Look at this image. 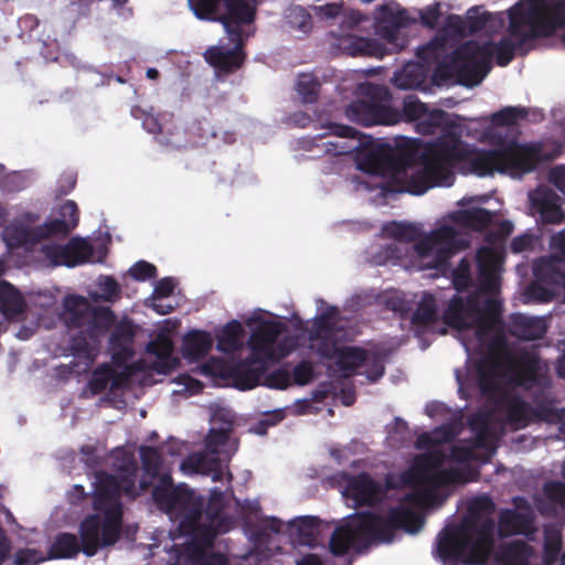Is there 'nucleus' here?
<instances>
[{
    "mask_svg": "<svg viewBox=\"0 0 565 565\" xmlns=\"http://www.w3.org/2000/svg\"><path fill=\"white\" fill-rule=\"evenodd\" d=\"M402 106L399 122H414L423 135L440 130L441 136L423 148L412 143L393 158L386 143L360 137L350 126L319 117L313 127L324 131L301 139L299 145L316 152L313 157L355 153L359 172L348 178L349 185L376 205L386 204L397 193L423 195L433 188H449L455 182V170L465 161L480 177L498 172L522 178L562 151V145L555 140L516 141L513 126L529 114L522 106H508L491 115L490 125L478 137L491 149L480 151L471 150L460 140L454 115L429 109L414 95L406 96Z\"/></svg>",
    "mask_w": 565,
    "mask_h": 565,
    "instance_id": "1",
    "label": "nucleus"
},
{
    "mask_svg": "<svg viewBox=\"0 0 565 565\" xmlns=\"http://www.w3.org/2000/svg\"><path fill=\"white\" fill-rule=\"evenodd\" d=\"M488 201L486 195L465 196L458 201L459 209L448 213L435 223L434 228L423 233L419 223L392 221L382 226V235L393 242L382 246L377 252H370L374 265H397L405 270L423 271L435 269L445 273L449 258L468 245L470 231H482L492 226L493 236L477 253L479 271L478 286L463 296L472 282V264L463 258L452 270V286L457 294L449 305L458 299L469 312H478L482 319L488 316V302H494L493 318L499 330H503L500 319V300L498 292L501 284L503 262L502 239L514 230L509 220L493 222L495 213L482 209Z\"/></svg>",
    "mask_w": 565,
    "mask_h": 565,
    "instance_id": "2",
    "label": "nucleus"
},
{
    "mask_svg": "<svg viewBox=\"0 0 565 565\" xmlns=\"http://www.w3.org/2000/svg\"><path fill=\"white\" fill-rule=\"evenodd\" d=\"M140 458L143 473L139 478L134 454L116 448L110 454L115 475L96 472L92 482L95 513L87 516L79 527L81 544L74 534H58L52 543L50 558H72L81 551L86 556H94L98 548L117 542L121 531V495L135 499L146 491L158 478L162 458L156 448L141 446Z\"/></svg>",
    "mask_w": 565,
    "mask_h": 565,
    "instance_id": "3",
    "label": "nucleus"
},
{
    "mask_svg": "<svg viewBox=\"0 0 565 565\" xmlns=\"http://www.w3.org/2000/svg\"><path fill=\"white\" fill-rule=\"evenodd\" d=\"M475 8L489 15L502 14L503 25L498 30L482 29L473 32H470L468 26L467 33L459 42L469 34L481 33L488 36L498 33L504 28L507 18L509 19V38L501 39L499 43L484 41L480 44L468 41L452 49L451 65H440L436 72L435 78L440 84L458 77L460 84L476 86L491 70L493 56L500 66H505L513 58L516 46H521L530 39L547 38L565 29V0H519L507 14L490 13L480 7Z\"/></svg>",
    "mask_w": 565,
    "mask_h": 565,
    "instance_id": "4",
    "label": "nucleus"
},
{
    "mask_svg": "<svg viewBox=\"0 0 565 565\" xmlns=\"http://www.w3.org/2000/svg\"><path fill=\"white\" fill-rule=\"evenodd\" d=\"M40 216L22 212L9 220V212L0 209L1 237L10 253L22 249L25 263L41 268L57 266L76 267L85 263H100L106 256V247L94 244L88 238H72L67 244L41 243L55 235H65L78 224V209L74 201L60 206L58 216L42 224Z\"/></svg>",
    "mask_w": 565,
    "mask_h": 565,
    "instance_id": "5",
    "label": "nucleus"
},
{
    "mask_svg": "<svg viewBox=\"0 0 565 565\" xmlns=\"http://www.w3.org/2000/svg\"><path fill=\"white\" fill-rule=\"evenodd\" d=\"M177 327V322L164 320L158 327L156 338L147 344L145 356L135 361L136 326L128 320L118 323L109 339L111 361L93 372L84 393L94 396L108 390L110 399L124 403L121 396L134 383L149 385L157 382L154 375L169 373L178 363L172 341Z\"/></svg>",
    "mask_w": 565,
    "mask_h": 565,
    "instance_id": "6",
    "label": "nucleus"
},
{
    "mask_svg": "<svg viewBox=\"0 0 565 565\" xmlns=\"http://www.w3.org/2000/svg\"><path fill=\"white\" fill-rule=\"evenodd\" d=\"M249 330L246 341L248 356L239 362H226L211 358L199 366V372L212 377H233L241 390H250L259 384L269 388L285 390L290 385V374L278 369L264 376L271 364L290 355L298 347L297 335L288 332V327L276 315L264 309H255L244 320Z\"/></svg>",
    "mask_w": 565,
    "mask_h": 565,
    "instance_id": "7",
    "label": "nucleus"
},
{
    "mask_svg": "<svg viewBox=\"0 0 565 565\" xmlns=\"http://www.w3.org/2000/svg\"><path fill=\"white\" fill-rule=\"evenodd\" d=\"M494 536L492 500L473 498L467 502L461 522L448 524L438 534L433 554L444 565H458L463 558L487 565H543L539 553L521 540L493 551Z\"/></svg>",
    "mask_w": 565,
    "mask_h": 565,
    "instance_id": "8",
    "label": "nucleus"
},
{
    "mask_svg": "<svg viewBox=\"0 0 565 565\" xmlns=\"http://www.w3.org/2000/svg\"><path fill=\"white\" fill-rule=\"evenodd\" d=\"M316 303L317 315L308 334L310 351L328 361L329 370L339 376L350 377L359 372L370 382L381 379L391 350L383 345L364 349L342 344L349 337L348 321L340 316L338 307L330 306L322 299H318Z\"/></svg>",
    "mask_w": 565,
    "mask_h": 565,
    "instance_id": "9",
    "label": "nucleus"
},
{
    "mask_svg": "<svg viewBox=\"0 0 565 565\" xmlns=\"http://www.w3.org/2000/svg\"><path fill=\"white\" fill-rule=\"evenodd\" d=\"M504 18L502 14L489 15L481 13L479 9L471 8L467 11L466 18L459 15L447 17L444 26L437 32L435 38L425 45L417 49V57L422 62L409 61L401 70L396 71L392 77V83L399 89H420L425 90L426 79L431 72V79L437 86H448L455 83L460 84L458 77L449 79L445 84L436 81L435 75L440 65H451L452 49L459 43V40L467 33L482 29L498 30L502 28Z\"/></svg>",
    "mask_w": 565,
    "mask_h": 565,
    "instance_id": "10",
    "label": "nucleus"
},
{
    "mask_svg": "<svg viewBox=\"0 0 565 565\" xmlns=\"http://www.w3.org/2000/svg\"><path fill=\"white\" fill-rule=\"evenodd\" d=\"M193 14L200 20L220 21L232 46H211L204 53L205 61L218 73L237 70L243 61L242 46L254 33L255 3L253 0H188Z\"/></svg>",
    "mask_w": 565,
    "mask_h": 565,
    "instance_id": "11",
    "label": "nucleus"
},
{
    "mask_svg": "<svg viewBox=\"0 0 565 565\" xmlns=\"http://www.w3.org/2000/svg\"><path fill=\"white\" fill-rule=\"evenodd\" d=\"M233 422L232 411L224 407L213 411L211 429L205 439V450L193 452L181 461L180 470L183 475L206 476L214 482L232 480L227 463L237 450L236 440L230 436Z\"/></svg>",
    "mask_w": 565,
    "mask_h": 565,
    "instance_id": "12",
    "label": "nucleus"
},
{
    "mask_svg": "<svg viewBox=\"0 0 565 565\" xmlns=\"http://www.w3.org/2000/svg\"><path fill=\"white\" fill-rule=\"evenodd\" d=\"M63 308L64 320L68 328H78L81 333L86 334L81 341L74 340L71 347L74 358L84 363L83 369L75 370L76 373H81L95 361L96 339L108 331L114 323L115 316L107 307L92 308L87 298L78 295L66 296Z\"/></svg>",
    "mask_w": 565,
    "mask_h": 565,
    "instance_id": "13",
    "label": "nucleus"
},
{
    "mask_svg": "<svg viewBox=\"0 0 565 565\" xmlns=\"http://www.w3.org/2000/svg\"><path fill=\"white\" fill-rule=\"evenodd\" d=\"M552 255L541 257L533 264L534 281L524 294V302H550L556 295L565 292V228L551 237Z\"/></svg>",
    "mask_w": 565,
    "mask_h": 565,
    "instance_id": "14",
    "label": "nucleus"
},
{
    "mask_svg": "<svg viewBox=\"0 0 565 565\" xmlns=\"http://www.w3.org/2000/svg\"><path fill=\"white\" fill-rule=\"evenodd\" d=\"M355 94L364 99H358L347 106L345 117L362 126L385 125L399 122L401 114L387 100V90L382 86L364 82L355 88Z\"/></svg>",
    "mask_w": 565,
    "mask_h": 565,
    "instance_id": "15",
    "label": "nucleus"
},
{
    "mask_svg": "<svg viewBox=\"0 0 565 565\" xmlns=\"http://www.w3.org/2000/svg\"><path fill=\"white\" fill-rule=\"evenodd\" d=\"M416 22V17L394 1L379 6L374 13L376 34L397 49L405 45V39L399 38L402 29Z\"/></svg>",
    "mask_w": 565,
    "mask_h": 565,
    "instance_id": "16",
    "label": "nucleus"
},
{
    "mask_svg": "<svg viewBox=\"0 0 565 565\" xmlns=\"http://www.w3.org/2000/svg\"><path fill=\"white\" fill-rule=\"evenodd\" d=\"M513 502V510H505L500 514L498 533L501 536L523 534L531 537L537 530L534 523V510L524 498L516 497Z\"/></svg>",
    "mask_w": 565,
    "mask_h": 565,
    "instance_id": "17",
    "label": "nucleus"
},
{
    "mask_svg": "<svg viewBox=\"0 0 565 565\" xmlns=\"http://www.w3.org/2000/svg\"><path fill=\"white\" fill-rule=\"evenodd\" d=\"M529 210L542 223L559 224L564 220L562 199L548 185L540 184L527 193Z\"/></svg>",
    "mask_w": 565,
    "mask_h": 565,
    "instance_id": "18",
    "label": "nucleus"
},
{
    "mask_svg": "<svg viewBox=\"0 0 565 565\" xmlns=\"http://www.w3.org/2000/svg\"><path fill=\"white\" fill-rule=\"evenodd\" d=\"M411 327L416 337L425 333H440L446 332L445 327H440L438 321V300L429 294H423L416 311L411 316Z\"/></svg>",
    "mask_w": 565,
    "mask_h": 565,
    "instance_id": "19",
    "label": "nucleus"
},
{
    "mask_svg": "<svg viewBox=\"0 0 565 565\" xmlns=\"http://www.w3.org/2000/svg\"><path fill=\"white\" fill-rule=\"evenodd\" d=\"M534 504L542 515H556L565 510V483L545 482L542 491L533 497Z\"/></svg>",
    "mask_w": 565,
    "mask_h": 565,
    "instance_id": "20",
    "label": "nucleus"
},
{
    "mask_svg": "<svg viewBox=\"0 0 565 565\" xmlns=\"http://www.w3.org/2000/svg\"><path fill=\"white\" fill-rule=\"evenodd\" d=\"M508 329L512 335L519 339L537 340L545 335L548 324L545 317L513 313L509 318Z\"/></svg>",
    "mask_w": 565,
    "mask_h": 565,
    "instance_id": "21",
    "label": "nucleus"
},
{
    "mask_svg": "<svg viewBox=\"0 0 565 565\" xmlns=\"http://www.w3.org/2000/svg\"><path fill=\"white\" fill-rule=\"evenodd\" d=\"M337 47L350 56L383 57L385 54L382 45L372 39L343 34L337 39Z\"/></svg>",
    "mask_w": 565,
    "mask_h": 565,
    "instance_id": "22",
    "label": "nucleus"
},
{
    "mask_svg": "<svg viewBox=\"0 0 565 565\" xmlns=\"http://www.w3.org/2000/svg\"><path fill=\"white\" fill-rule=\"evenodd\" d=\"M315 15L327 23L340 21L342 25L351 28L361 22L362 15L353 10L347 11L342 4L334 0L312 8Z\"/></svg>",
    "mask_w": 565,
    "mask_h": 565,
    "instance_id": "23",
    "label": "nucleus"
},
{
    "mask_svg": "<svg viewBox=\"0 0 565 565\" xmlns=\"http://www.w3.org/2000/svg\"><path fill=\"white\" fill-rule=\"evenodd\" d=\"M213 338L206 331L193 330L183 338L182 355L188 362L203 359L213 347Z\"/></svg>",
    "mask_w": 565,
    "mask_h": 565,
    "instance_id": "24",
    "label": "nucleus"
},
{
    "mask_svg": "<svg viewBox=\"0 0 565 565\" xmlns=\"http://www.w3.org/2000/svg\"><path fill=\"white\" fill-rule=\"evenodd\" d=\"M244 347V324L238 320L228 321L216 335V349L233 355Z\"/></svg>",
    "mask_w": 565,
    "mask_h": 565,
    "instance_id": "25",
    "label": "nucleus"
},
{
    "mask_svg": "<svg viewBox=\"0 0 565 565\" xmlns=\"http://www.w3.org/2000/svg\"><path fill=\"white\" fill-rule=\"evenodd\" d=\"M562 551V525L550 523L544 526L543 565H553Z\"/></svg>",
    "mask_w": 565,
    "mask_h": 565,
    "instance_id": "26",
    "label": "nucleus"
},
{
    "mask_svg": "<svg viewBox=\"0 0 565 565\" xmlns=\"http://www.w3.org/2000/svg\"><path fill=\"white\" fill-rule=\"evenodd\" d=\"M24 308V299L20 291L7 281H0V311L11 318L21 313Z\"/></svg>",
    "mask_w": 565,
    "mask_h": 565,
    "instance_id": "27",
    "label": "nucleus"
},
{
    "mask_svg": "<svg viewBox=\"0 0 565 565\" xmlns=\"http://www.w3.org/2000/svg\"><path fill=\"white\" fill-rule=\"evenodd\" d=\"M95 289H89L88 295L95 301L114 302L120 298L121 288L110 276H99L95 281Z\"/></svg>",
    "mask_w": 565,
    "mask_h": 565,
    "instance_id": "28",
    "label": "nucleus"
},
{
    "mask_svg": "<svg viewBox=\"0 0 565 565\" xmlns=\"http://www.w3.org/2000/svg\"><path fill=\"white\" fill-rule=\"evenodd\" d=\"M380 301L383 302L387 309L399 315V317L404 319L412 311L414 297L413 295L404 291L388 290L380 297Z\"/></svg>",
    "mask_w": 565,
    "mask_h": 565,
    "instance_id": "29",
    "label": "nucleus"
},
{
    "mask_svg": "<svg viewBox=\"0 0 565 565\" xmlns=\"http://www.w3.org/2000/svg\"><path fill=\"white\" fill-rule=\"evenodd\" d=\"M295 89L302 104H313L320 93L319 79L310 73H301L297 76Z\"/></svg>",
    "mask_w": 565,
    "mask_h": 565,
    "instance_id": "30",
    "label": "nucleus"
},
{
    "mask_svg": "<svg viewBox=\"0 0 565 565\" xmlns=\"http://www.w3.org/2000/svg\"><path fill=\"white\" fill-rule=\"evenodd\" d=\"M285 19L291 29L299 32L307 33L311 29V14L302 7H289L285 12Z\"/></svg>",
    "mask_w": 565,
    "mask_h": 565,
    "instance_id": "31",
    "label": "nucleus"
},
{
    "mask_svg": "<svg viewBox=\"0 0 565 565\" xmlns=\"http://www.w3.org/2000/svg\"><path fill=\"white\" fill-rule=\"evenodd\" d=\"M175 387L172 390L173 396L189 397L198 394L203 388L200 381L188 374H181L173 380Z\"/></svg>",
    "mask_w": 565,
    "mask_h": 565,
    "instance_id": "32",
    "label": "nucleus"
},
{
    "mask_svg": "<svg viewBox=\"0 0 565 565\" xmlns=\"http://www.w3.org/2000/svg\"><path fill=\"white\" fill-rule=\"evenodd\" d=\"M414 15L416 20H419L423 26L434 29L438 25L441 18L440 3L435 2L418 9Z\"/></svg>",
    "mask_w": 565,
    "mask_h": 565,
    "instance_id": "33",
    "label": "nucleus"
},
{
    "mask_svg": "<svg viewBox=\"0 0 565 565\" xmlns=\"http://www.w3.org/2000/svg\"><path fill=\"white\" fill-rule=\"evenodd\" d=\"M408 436L407 423L396 418L387 426V439L392 446L404 445Z\"/></svg>",
    "mask_w": 565,
    "mask_h": 565,
    "instance_id": "34",
    "label": "nucleus"
},
{
    "mask_svg": "<svg viewBox=\"0 0 565 565\" xmlns=\"http://www.w3.org/2000/svg\"><path fill=\"white\" fill-rule=\"evenodd\" d=\"M539 237L532 232H525L521 235L515 236L511 244L510 249L518 254L526 250H532L537 243Z\"/></svg>",
    "mask_w": 565,
    "mask_h": 565,
    "instance_id": "35",
    "label": "nucleus"
},
{
    "mask_svg": "<svg viewBox=\"0 0 565 565\" xmlns=\"http://www.w3.org/2000/svg\"><path fill=\"white\" fill-rule=\"evenodd\" d=\"M145 303L147 307L152 308L159 315L170 313L177 305V302L170 297L163 298L156 295H151L149 298H147Z\"/></svg>",
    "mask_w": 565,
    "mask_h": 565,
    "instance_id": "36",
    "label": "nucleus"
},
{
    "mask_svg": "<svg viewBox=\"0 0 565 565\" xmlns=\"http://www.w3.org/2000/svg\"><path fill=\"white\" fill-rule=\"evenodd\" d=\"M285 417V412L282 408H277L273 412H268L265 414L264 419H262L257 425H255L252 430L257 435H264L267 431L269 426H274Z\"/></svg>",
    "mask_w": 565,
    "mask_h": 565,
    "instance_id": "37",
    "label": "nucleus"
},
{
    "mask_svg": "<svg viewBox=\"0 0 565 565\" xmlns=\"http://www.w3.org/2000/svg\"><path fill=\"white\" fill-rule=\"evenodd\" d=\"M315 376L313 365L310 362L302 361L292 370V379L298 385L308 384Z\"/></svg>",
    "mask_w": 565,
    "mask_h": 565,
    "instance_id": "38",
    "label": "nucleus"
},
{
    "mask_svg": "<svg viewBox=\"0 0 565 565\" xmlns=\"http://www.w3.org/2000/svg\"><path fill=\"white\" fill-rule=\"evenodd\" d=\"M129 274L137 280H146L156 277L157 269L152 264L145 260H139L130 267Z\"/></svg>",
    "mask_w": 565,
    "mask_h": 565,
    "instance_id": "39",
    "label": "nucleus"
},
{
    "mask_svg": "<svg viewBox=\"0 0 565 565\" xmlns=\"http://www.w3.org/2000/svg\"><path fill=\"white\" fill-rule=\"evenodd\" d=\"M134 117L142 120V127L149 134L161 132V126L158 119L150 113H146L142 109L136 107L131 110Z\"/></svg>",
    "mask_w": 565,
    "mask_h": 565,
    "instance_id": "40",
    "label": "nucleus"
},
{
    "mask_svg": "<svg viewBox=\"0 0 565 565\" xmlns=\"http://www.w3.org/2000/svg\"><path fill=\"white\" fill-rule=\"evenodd\" d=\"M44 559L43 554L34 548L21 550L15 554L17 565H38Z\"/></svg>",
    "mask_w": 565,
    "mask_h": 565,
    "instance_id": "41",
    "label": "nucleus"
},
{
    "mask_svg": "<svg viewBox=\"0 0 565 565\" xmlns=\"http://www.w3.org/2000/svg\"><path fill=\"white\" fill-rule=\"evenodd\" d=\"M174 287H175L174 280L172 278L167 277V278L159 280L156 284L151 295L160 296L163 298H169V297H171V295L174 290Z\"/></svg>",
    "mask_w": 565,
    "mask_h": 565,
    "instance_id": "42",
    "label": "nucleus"
},
{
    "mask_svg": "<svg viewBox=\"0 0 565 565\" xmlns=\"http://www.w3.org/2000/svg\"><path fill=\"white\" fill-rule=\"evenodd\" d=\"M548 180L565 194V166H556L548 173Z\"/></svg>",
    "mask_w": 565,
    "mask_h": 565,
    "instance_id": "43",
    "label": "nucleus"
},
{
    "mask_svg": "<svg viewBox=\"0 0 565 565\" xmlns=\"http://www.w3.org/2000/svg\"><path fill=\"white\" fill-rule=\"evenodd\" d=\"M10 541L7 537L3 529L0 526V565L7 559L10 553Z\"/></svg>",
    "mask_w": 565,
    "mask_h": 565,
    "instance_id": "44",
    "label": "nucleus"
},
{
    "mask_svg": "<svg viewBox=\"0 0 565 565\" xmlns=\"http://www.w3.org/2000/svg\"><path fill=\"white\" fill-rule=\"evenodd\" d=\"M95 452H96V449L92 446L82 447L83 460L86 466L94 467L96 465L97 456L95 455Z\"/></svg>",
    "mask_w": 565,
    "mask_h": 565,
    "instance_id": "45",
    "label": "nucleus"
},
{
    "mask_svg": "<svg viewBox=\"0 0 565 565\" xmlns=\"http://www.w3.org/2000/svg\"><path fill=\"white\" fill-rule=\"evenodd\" d=\"M87 493L84 490V487L81 484H75L73 490L68 493V500L72 504H76L82 499H85Z\"/></svg>",
    "mask_w": 565,
    "mask_h": 565,
    "instance_id": "46",
    "label": "nucleus"
},
{
    "mask_svg": "<svg viewBox=\"0 0 565 565\" xmlns=\"http://www.w3.org/2000/svg\"><path fill=\"white\" fill-rule=\"evenodd\" d=\"M180 135H181V131L178 130L172 134V136H173L172 140L166 139L163 136H160V137H158V141H159V143L168 146V147L180 148L183 146L179 138Z\"/></svg>",
    "mask_w": 565,
    "mask_h": 565,
    "instance_id": "47",
    "label": "nucleus"
},
{
    "mask_svg": "<svg viewBox=\"0 0 565 565\" xmlns=\"http://www.w3.org/2000/svg\"><path fill=\"white\" fill-rule=\"evenodd\" d=\"M291 120L296 126L302 128L309 127L313 122V120L308 115L301 111L294 114Z\"/></svg>",
    "mask_w": 565,
    "mask_h": 565,
    "instance_id": "48",
    "label": "nucleus"
},
{
    "mask_svg": "<svg viewBox=\"0 0 565 565\" xmlns=\"http://www.w3.org/2000/svg\"><path fill=\"white\" fill-rule=\"evenodd\" d=\"M348 448L347 447H343V448H331L330 449V455L337 460V462L341 463L342 460H344L347 458V454H348Z\"/></svg>",
    "mask_w": 565,
    "mask_h": 565,
    "instance_id": "49",
    "label": "nucleus"
},
{
    "mask_svg": "<svg viewBox=\"0 0 565 565\" xmlns=\"http://www.w3.org/2000/svg\"><path fill=\"white\" fill-rule=\"evenodd\" d=\"M20 24L30 25L31 28L39 25V21L33 15H25L20 19Z\"/></svg>",
    "mask_w": 565,
    "mask_h": 565,
    "instance_id": "50",
    "label": "nucleus"
},
{
    "mask_svg": "<svg viewBox=\"0 0 565 565\" xmlns=\"http://www.w3.org/2000/svg\"><path fill=\"white\" fill-rule=\"evenodd\" d=\"M556 372L559 377L565 379V354L558 359L557 365H556Z\"/></svg>",
    "mask_w": 565,
    "mask_h": 565,
    "instance_id": "51",
    "label": "nucleus"
},
{
    "mask_svg": "<svg viewBox=\"0 0 565 565\" xmlns=\"http://www.w3.org/2000/svg\"><path fill=\"white\" fill-rule=\"evenodd\" d=\"M341 401H342L343 405L350 406L355 401L354 394L353 393H344L343 392L342 396H341Z\"/></svg>",
    "mask_w": 565,
    "mask_h": 565,
    "instance_id": "52",
    "label": "nucleus"
},
{
    "mask_svg": "<svg viewBox=\"0 0 565 565\" xmlns=\"http://www.w3.org/2000/svg\"><path fill=\"white\" fill-rule=\"evenodd\" d=\"M65 181L67 183V186H66V189H64L62 191L63 194L67 193L68 191H71L74 188V185H75V177L73 174H67L65 177Z\"/></svg>",
    "mask_w": 565,
    "mask_h": 565,
    "instance_id": "53",
    "label": "nucleus"
},
{
    "mask_svg": "<svg viewBox=\"0 0 565 565\" xmlns=\"http://www.w3.org/2000/svg\"><path fill=\"white\" fill-rule=\"evenodd\" d=\"M146 75L149 79H157L159 76V72L157 68L150 67L147 70Z\"/></svg>",
    "mask_w": 565,
    "mask_h": 565,
    "instance_id": "54",
    "label": "nucleus"
},
{
    "mask_svg": "<svg viewBox=\"0 0 565 565\" xmlns=\"http://www.w3.org/2000/svg\"><path fill=\"white\" fill-rule=\"evenodd\" d=\"M111 2L115 8L120 9L127 2V0H111Z\"/></svg>",
    "mask_w": 565,
    "mask_h": 565,
    "instance_id": "55",
    "label": "nucleus"
},
{
    "mask_svg": "<svg viewBox=\"0 0 565 565\" xmlns=\"http://www.w3.org/2000/svg\"><path fill=\"white\" fill-rule=\"evenodd\" d=\"M29 335H30V333H29L28 331H24V330H21V331H19V333H18V337H19L20 339H28V338H29Z\"/></svg>",
    "mask_w": 565,
    "mask_h": 565,
    "instance_id": "56",
    "label": "nucleus"
},
{
    "mask_svg": "<svg viewBox=\"0 0 565 565\" xmlns=\"http://www.w3.org/2000/svg\"><path fill=\"white\" fill-rule=\"evenodd\" d=\"M46 61H61V56H50L47 54H43Z\"/></svg>",
    "mask_w": 565,
    "mask_h": 565,
    "instance_id": "57",
    "label": "nucleus"
},
{
    "mask_svg": "<svg viewBox=\"0 0 565 565\" xmlns=\"http://www.w3.org/2000/svg\"><path fill=\"white\" fill-rule=\"evenodd\" d=\"M64 57H65V60H67L72 65L76 66V64H75L76 58H75L74 56L65 55Z\"/></svg>",
    "mask_w": 565,
    "mask_h": 565,
    "instance_id": "58",
    "label": "nucleus"
},
{
    "mask_svg": "<svg viewBox=\"0 0 565 565\" xmlns=\"http://www.w3.org/2000/svg\"><path fill=\"white\" fill-rule=\"evenodd\" d=\"M562 477L565 479V461L562 465Z\"/></svg>",
    "mask_w": 565,
    "mask_h": 565,
    "instance_id": "59",
    "label": "nucleus"
},
{
    "mask_svg": "<svg viewBox=\"0 0 565 565\" xmlns=\"http://www.w3.org/2000/svg\"><path fill=\"white\" fill-rule=\"evenodd\" d=\"M559 565H565V553L561 557Z\"/></svg>",
    "mask_w": 565,
    "mask_h": 565,
    "instance_id": "60",
    "label": "nucleus"
},
{
    "mask_svg": "<svg viewBox=\"0 0 565 565\" xmlns=\"http://www.w3.org/2000/svg\"><path fill=\"white\" fill-rule=\"evenodd\" d=\"M116 79H117V82H119V83H124V81H122V79H121V77H119V76H118V77H116Z\"/></svg>",
    "mask_w": 565,
    "mask_h": 565,
    "instance_id": "61",
    "label": "nucleus"
},
{
    "mask_svg": "<svg viewBox=\"0 0 565 565\" xmlns=\"http://www.w3.org/2000/svg\"><path fill=\"white\" fill-rule=\"evenodd\" d=\"M2 273H3V267H2V265L0 264V276L2 275Z\"/></svg>",
    "mask_w": 565,
    "mask_h": 565,
    "instance_id": "62",
    "label": "nucleus"
},
{
    "mask_svg": "<svg viewBox=\"0 0 565 565\" xmlns=\"http://www.w3.org/2000/svg\"><path fill=\"white\" fill-rule=\"evenodd\" d=\"M119 14H121V15H124V17H126V15H127V14H126V11H121V12H119Z\"/></svg>",
    "mask_w": 565,
    "mask_h": 565,
    "instance_id": "63",
    "label": "nucleus"
}]
</instances>
